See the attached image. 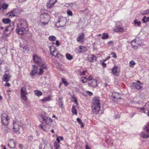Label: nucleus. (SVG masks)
Returning a JSON list of instances; mask_svg holds the SVG:
<instances>
[{
	"label": "nucleus",
	"instance_id": "nucleus-1",
	"mask_svg": "<svg viewBox=\"0 0 149 149\" xmlns=\"http://www.w3.org/2000/svg\"><path fill=\"white\" fill-rule=\"evenodd\" d=\"M92 111L94 114L99 113L100 110V100L97 99H95L91 105Z\"/></svg>",
	"mask_w": 149,
	"mask_h": 149
},
{
	"label": "nucleus",
	"instance_id": "nucleus-2",
	"mask_svg": "<svg viewBox=\"0 0 149 149\" xmlns=\"http://www.w3.org/2000/svg\"><path fill=\"white\" fill-rule=\"evenodd\" d=\"M66 17H59L58 21L56 23L55 26L57 28L63 27L66 24Z\"/></svg>",
	"mask_w": 149,
	"mask_h": 149
},
{
	"label": "nucleus",
	"instance_id": "nucleus-3",
	"mask_svg": "<svg viewBox=\"0 0 149 149\" xmlns=\"http://www.w3.org/2000/svg\"><path fill=\"white\" fill-rule=\"evenodd\" d=\"M50 18L49 15L47 13H44L41 15L40 16V20L42 24L43 25L47 24L49 22Z\"/></svg>",
	"mask_w": 149,
	"mask_h": 149
},
{
	"label": "nucleus",
	"instance_id": "nucleus-4",
	"mask_svg": "<svg viewBox=\"0 0 149 149\" xmlns=\"http://www.w3.org/2000/svg\"><path fill=\"white\" fill-rule=\"evenodd\" d=\"M40 122L43 125L45 126L51 123L52 121V119L49 117L45 116H41V119H40Z\"/></svg>",
	"mask_w": 149,
	"mask_h": 149
},
{
	"label": "nucleus",
	"instance_id": "nucleus-5",
	"mask_svg": "<svg viewBox=\"0 0 149 149\" xmlns=\"http://www.w3.org/2000/svg\"><path fill=\"white\" fill-rule=\"evenodd\" d=\"M144 130L145 132H141L140 136L143 138H148L149 137V122L145 126Z\"/></svg>",
	"mask_w": 149,
	"mask_h": 149
},
{
	"label": "nucleus",
	"instance_id": "nucleus-6",
	"mask_svg": "<svg viewBox=\"0 0 149 149\" xmlns=\"http://www.w3.org/2000/svg\"><path fill=\"white\" fill-rule=\"evenodd\" d=\"M20 92L21 97L24 101H26L28 100L27 97L26 96L28 94V93L25 87H21Z\"/></svg>",
	"mask_w": 149,
	"mask_h": 149
},
{
	"label": "nucleus",
	"instance_id": "nucleus-7",
	"mask_svg": "<svg viewBox=\"0 0 149 149\" xmlns=\"http://www.w3.org/2000/svg\"><path fill=\"white\" fill-rule=\"evenodd\" d=\"M49 48L50 52L52 53L53 56L57 58H59V56H62V55L59 54L57 50L56 49V48L54 46H50Z\"/></svg>",
	"mask_w": 149,
	"mask_h": 149
},
{
	"label": "nucleus",
	"instance_id": "nucleus-8",
	"mask_svg": "<svg viewBox=\"0 0 149 149\" xmlns=\"http://www.w3.org/2000/svg\"><path fill=\"white\" fill-rule=\"evenodd\" d=\"M33 58L35 62L38 64V65H43L45 64L44 62L42 61L41 58L36 54L33 56Z\"/></svg>",
	"mask_w": 149,
	"mask_h": 149
},
{
	"label": "nucleus",
	"instance_id": "nucleus-9",
	"mask_svg": "<svg viewBox=\"0 0 149 149\" xmlns=\"http://www.w3.org/2000/svg\"><path fill=\"white\" fill-rule=\"evenodd\" d=\"M142 85L140 82V81L137 80L136 82H133L132 83L131 88L134 90L140 89L142 88V86H141Z\"/></svg>",
	"mask_w": 149,
	"mask_h": 149
},
{
	"label": "nucleus",
	"instance_id": "nucleus-10",
	"mask_svg": "<svg viewBox=\"0 0 149 149\" xmlns=\"http://www.w3.org/2000/svg\"><path fill=\"white\" fill-rule=\"evenodd\" d=\"M38 66L39 67V68L38 67L39 70H38L37 74L39 75H41L44 73V70L46 69L47 66L44 64L43 65H38Z\"/></svg>",
	"mask_w": 149,
	"mask_h": 149
},
{
	"label": "nucleus",
	"instance_id": "nucleus-11",
	"mask_svg": "<svg viewBox=\"0 0 149 149\" xmlns=\"http://www.w3.org/2000/svg\"><path fill=\"white\" fill-rule=\"evenodd\" d=\"M11 77V75L9 73L6 72L3 75L2 79L3 81L7 82L10 80Z\"/></svg>",
	"mask_w": 149,
	"mask_h": 149
},
{
	"label": "nucleus",
	"instance_id": "nucleus-12",
	"mask_svg": "<svg viewBox=\"0 0 149 149\" xmlns=\"http://www.w3.org/2000/svg\"><path fill=\"white\" fill-rule=\"evenodd\" d=\"M88 79L90 81L88 84L89 86L92 87H95L97 86V81L96 80L91 79L90 78H88Z\"/></svg>",
	"mask_w": 149,
	"mask_h": 149
},
{
	"label": "nucleus",
	"instance_id": "nucleus-13",
	"mask_svg": "<svg viewBox=\"0 0 149 149\" xmlns=\"http://www.w3.org/2000/svg\"><path fill=\"white\" fill-rule=\"evenodd\" d=\"M111 70V72L113 75L116 76H118L120 71V70L118 67L116 66H114L112 69Z\"/></svg>",
	"mask_w": 149,
	"mask_h": 149
},
{
	"label": "nucleus",
	"instance_id": "nucleus-14",
	"mask_svg": "<svg viewBox=\"0 0 149 149\" xmlns=\"http://www.w3.org/2000/svg\"><path fill=\"white\" fill-rule=\"evenodd\" d=\"M20 24L22 28L25 31H26L28 30L29 29L28 28L27 23L26 21L25 20H22L21 21Z\"/></svg>",
	"mask_w": 149,
	"mask_h": 149
},
{
	"label": "nucleus",
	"instance_id": "nucleus-15",
	"mask_svg": "<svg viewBox=\"0 0 149 149\" xmlns=\"http://www.w3.org/2000/svg\"><path fill=\"white\" fill-rule=\"evenodd\" d=\"M9 119L8 118V116L6 117L3 116L1 117V121L3 124L5 126L7 125L9 123Z\"/></svg>",
	"mask_w": 149,
	"mask_h": 149
},
{
	"label": "nucleus",
	"instance_id": "nucleus-16",
	"mask_svg": "<svg viewBox=\"0 0 149 149\" xmlns=\"http://www.w3.org/2000/svg\"><path fill=\"white\" fill-rule=\"evenodd\" d=\"M33 68L31 72L30 73V76L32 77L34 76L36 73L37 74L38 70V67L35 65H33Z\"/></svg>",
	"mask_w": 149,
	"mask_h": 149
},
{
	"label": "nucleus",
	"instance_id": "nucleus-17",
	"mask_svg": "<svg viewBox=\"0 0 149 149\" xmlns=\"http://www.w3.org/2000/svg\"><path fill=\"white\" fill-rule=\"evenodd\" d=\"M84 37V34L83 33H80L77 38V41L79 42H83V39Z\"/></svg>",
	"mask_w": 149,
	"mask_h": 149
},
{
	"label": "nucleus",
	"instance_id": "nucleus-18",
	"mask_svg": "<svg viewBox=\"0 0 149 149\" xmlns=\"http://www.w3.org/2000/svg\"><path fill=\"white\" fill-rule=\"evenodd\" d=\"M56 2V0H50L47 4V8H51Z\"/></svg>",
	"mask_w": 149,
	"mask_h": 149
},
{
	"label": "nucleus",
	"instance_id": "nucleus-19",
	"mask_svg": "<svg viewBox=\"0 0 149 149\" xmlns=\"http://www.w3.org/2000/svg\"><path fill=\"white\" fill-rule=\"evenodd\" d=\"M111 97H112V99L115 101L120 98L119 94L117 93H113Z\"/></svg>",
	"mask_w": 149,
	"mask_h": 149
},
{
	"label": "nucleus",
	"instance_id": "nucleus-20",
	"mask_svg": "<svg viewBox=\"0 0 149 149\" xmlns=\"http://www.w3.org/2000/svg\"><path fill=\"white\" fill-rule=\"evenodd\" d=\"M20 127L19 125L16 122L13 123V131L15 132L16 133L19 132Z\"/></svg>",
	"mask_w": 149,
	"mask_h": 149
},
{
	"label": "nucleus",
	"instance_id": "nucleus-21",
	"mask_svg": "<svg viewBox=\"0 0 149 149\" xmlns=\"http://www.w3.org/2000/svg\"><path fill=\"white\" fill-rule=\"evenodd\" d=\"M8 145L10 148H14L15 146V143L13 139H10L9 141Z\"/></svg>",
	"mask_w": 149,
	"mask_h": 149
},
{
	"label": "nucleus",
	"instance_id": "nucleus-22",
	"mask_svg": "<svg viewBox=\"0 0 149 149\" xmlns=\"http://www.w3.org/2000/svg\"><path fill=\"white\" fill-rule=\"evenodd\" d=\"M88 59L90 62H93L94 61H96L97 57L94 55H89L88 56Z\"/></svg>",
	"mask_w": 149,
	"mask_h": 149
},
{
	"label": "nucleus",
	"instance_id": "nucleus-23",
	"mask_svg": "<svg viewBox=\"0 0 149 149\" xmlns=\"http://www.w3.org/2000/svg\"><path fill=\"white\" fill-rule=\"evenodd\" d=\"M58 105L59 107L62 109L63 108V104L62 101V97H58Z\"/></svg>",
	"mask_w": 149,
	"mask_h": 149
},
{
	"label": "nucleus",
	"instance_id": "nucleus-24",
	"mask_svg": "<svg viewBox=\"0 0 149 149\" xmlns=\"http://www.w3.org/2000/svg\"><path fill=\"white\" fill-rule=\"evenodd\" d=\"M132 47L134 49H136L137 47V45L138 44H137L136 41V40H132L131 43Z\"/></svg>",
	"mask_w": 149,
	"mask_h": 149
},
{
	"label": "nucleus",
	"instance_id": "nucleus-25",
	"mask_svg": "<svg viewBox=\"0 0 149 149\" xmlns=\"http://www.w3.org/2000/svg\"><path fill=\"white\" fill-rule=\"evenodd\" d=\"M123 30V28L120 26H116L114 29L115 31L117 32H122Z\"/></svg>",
	"mask_w": 149,
	"mask_h": 149
},
{
	"label": "nucleus",
	"instance_id": "nucleus-26",
	"mask_svg": "<svg viewBox=\"0 0 149 149\" xmlns=\"http://www.w3.org/2000/svg\"><path fill=\"white\" fill-rule=\"evenodd\" d=\"M16 30L17 32L19 35H22L24 33L23 31L21 28H17Z\"/></svg>",
	"mask_w": 149,
	"mask_h": 149
},
{
	"label": "nucleus",
	"instance_id": "nucleus-27",
	"mask_svg": "<svg viewBox=\"0 0 149 149\" xmlns=\"http://www.w3.org/2000/svg\"><path fill=\"white\" fill-rule=\"evenodd\" d=\"M34 93L35 95L38 96H40L42 95V93L39 90H35L34 91Z\"/></svg>",
	"mask_w": 149,
	"mask_h": 149
},
{
	"label": "nucleus",
	"instance_id": "nucleus-28",
	"mask_svg": "<svg viewBox=\"0 0 149 149\" xmlns=\"http://www.w3.org/2000/svg\"><path fill=\"white\" fill-rule=\"evenodd\" d=\"M134 24L137 26H139L141 24V22L140 21H138L136 19H135L134 20Z\"/></svg>",
	"mask_w": 149,
	"mask_h": 149
},
{
	"label": "nucleus",
	"instance_id": "nucleus-29",
	"mask_svg": "<svg viewBox=\"0 0 149 149\" xmlns=\"http://www.w3.org/2000/svg\"><path fill=\"white\" fill-rule=\"evenodd\" d=\"M49 40L51 41H54L56 40V37L54 36H49L48 38Z\"/></svg>",
	"mask_w": 149,
	"mask_h": 149
},
{
	"label": "nucleus",
	"instance_id": "nucleus-30",
	"mask_svg": "<svg viewBox=\"0 0 149 149\" xmlns=\"http://www.w3.org/2000/svg\"><path fill=\"white\" fill-rule=\"evenodd\" d=\"M50 100V98L49 97H44L42 99L40 100L41 101H42L43 102H45L48 101H49Z\"/></svg>",
	"mask_w": 149,
	"mask_h": 149
},
{
	"label": "nucleus",
	"instance_id": "nucleus-31",
	"mask_svg": "<svg viewBox=\"0 0 149 149\" xmlns=\"http://www.w3.org/2000/svg\"><path fill=\"white\" fill-rule=\"evenodd\" d=\"M72 112L73 114L77 115V110L74 105L73 106L72 109Z\"/></svg>",
	"mask_w": 149,
	"mask_h": 149
},
{
	"label": "nucleus",
	"instance_id": "nucleus-32",
	"mask_svg": "<svg viewBox=\"0 0 149 149\" xmlns=\"http://www.w3.org/2000/svg\"><path fill=\"white\" fill-rule=\"evenodd\" d=\"M2 22L5 24H8L10 22V20L8 18H4L3 19Z\"/></svg>",
	"mask_w": 149,
	"mask_h": 149
},
{
	"label": "nucleus",
	"instance_id": "nucleus-33",
	"mask_svg": "<svg viewBox=\"0 0 149 149\" xmlns=\"http://www.w3.org/2000/svg\"><path fill=\"white\" fill-rule=\"evenodd\" d=\"M8 5L7 4H3L1 6V7H0V10L2 8L3 10L6 9L8 7Z\"/></svg>",
	"mask_w": 149,
	"mask_h": 149
},
{
	"label": "nucleus",
	"instance_id": "nucleus-34",
	"mask_svg": "<svg viewBox=\"0 0 149 149\" xmlns=\"http://www.w3.org/2000/svg\"><path fill=\"white\" fill-rule=\"evenodd\" d=\"M136 63L133 61H131L129 63V66L133 68L134 67V65H135Z\"/></svg>",
	"mask_w": 149,
	"mask_h": 149
},
{
	"label": "nucleus",
	"instance_id": "nucleus-35",
	"mask_svg": "<svg viewBox=\"0 0 149 149\" xmlns=\"http://www.w3.org/2000/svg\"><path fill=\"white\" fill-rule=\"evenodd\" d=\"M103 36L102 37V39H107L109 37V36L107 33H103L102 34Z\"/></svg>",
	"mask_w": 149,
	"mask_h": 149
},
{
	"label": "nucleus",
	"instance_id": "nucleus-36",
	"mask_svg": "<svg viewBox=\"0 0 149 149\" xmlns=\"http://www.w3.org/2000/svg\"><path fill=\"white\" fill-rule=\"evenodd\" d=\"M142 20L143 23H145L149 21V17L146 18V16H144Z\"/></svg>",
	"mask_w": 149,
	"mask_h": 149
},
{
	"label": "nucleus",
	"instance_id": "nucleus-37",
	"mask_svg": "<svg viewBox=\"0 0 149 149\" xmlns=\"http://www.w3.org/2000/svg\"><path fill=\"white\" fill-rule=\"evenodd\" d=\"M66 58L69 60H71L72 59V56L70 54L67 53L66 54Z\"/></svg>",
	"mask_w": 149,
	"mask_h": 149
},
{
	"label": "nucleus",
	"instance_id": "nucleus-38",
	"mask_svg": "<svg viewBox=\"0 0 149 149\" xmlns=\"http://www.w3.org/2000/svg\"><path fill=\"white\" fill-rule=\"evenodd\" d=\"M12 29H13V28H11L10 27V26H7L6 28L5 29V30L3 31V33H6V32H7L8 31H9L10 30H12Z\"/></svg>",
	"mask_w": 149,
	"mask_h": 149
},
{
	"label": "nucleus",
	"instance_id": "nucleus-39",
	"mask_svg": "<svg viewBox=\"0 0 149 149\" xmlns=\"http://www.w3.org/2000/svg\"><path fill=\"white\" fill-rule=\"evenodd\" d=\"M77 121L78 122L79 124L81 125V127H84V125L83 124L81 120H80V118H77Z\"/></svg>",
	"mask_w": 149,
	"mask_h": 149
},
{
	"label": "nucleus",
	"instance_id": "nucleus-40",
	"mask_svg": "<svg viewBox=\"0 0 149 149\" xmlns=\"http://www.w3.org/2000/svg\"><path fill=\"white\" fill-rule=\"evenodd\" d=\"M145 109L149 111V102H147L145 105Z\"/></svg>",
	"mask_w": 149,
	"mask_h": 149
},
{
	"label": "nucleus",
	"instance_id": "nucleus-41",
	"mask_svg": "<svg viewBox=\"0 0 149 149\" xmlns=\"http://www.w3.org/2000/svg\"><path fill=\"white\" fill-rule=\"evenodd\" d=\"M149 14V9H147L146 10L143 11L142 13V14L143 15H148Z\"/></svg>",
	"mask_w": 149,
	"mask_h": 149
},
{
	"label": "nucleus",
	"instance_id": "nucleus-42",
	"mask_svg": "<svg viewBox=\"0 0 149 149\" xmlns=\"http://www.w3.org/2000/svg\"><path fill=\"white\" fill-rule=\"evenodd\" d=\"M54 146L55 149H58V148L59 147V143L55 142L54 143Z\"/></svg>",
	"mask_w": 149,
	"mask_h": 149
},
{
	"label": "nucleus",
	"instance_id": "nucleus-43",
	"mask_svg": "<svg viewBox=\"0 0 149 149\" xmlns=\"http://www.w3.org/2000/svg\"><path fill=\"white\" fill-rule=\"evenodd\" d=\"M62 82L64 84H65V86H67L68 84V83L64 79H62Z\"/></svg>",
	"mask_w": 149,
	"mask_h": 149
},
{
	"label": "nucleus",
	"instance_id": "nucleus-44",
	"mask_svg": "<svg viewBox=\"0 0 149 149\" xmlns=\"http://www.w3.org/2000/svg\"><path fill=\"white\" fill-rule=\"evenodd\" d=\"M111 55L112 56V57L114 58H116L117 57V56L116 54L114 52H112L111 53Z\"/></svg>",
	"mask_w": 149,
	"mask_h": 149
},
{
	"label": "nucleus",
	"instance_id": "nucleus-45",
	"mask_svg": "<svg viewBox=\"0 0 149 149\" xmlns=\"http://www.w3.org/2000/svg\"><path fill=\"white\" fill-rule=\"evenodd\" d=\"M67 13L69 15L72 16V12L70 10H67Z\"/></svg>",
	"mask_w": 149,
	"mask_h": 149
},
{
	"label": "nucleus",
	"instance_id": "nucleus-46",
	"mask_svg": "<svg viewBox=\"0 0 149 149\" xmlns=\"http://www.w3.org/2000/svg\"><path fill=\"white\" fill-rule=\"evenodd\" d=\"M45 127L44 126H43L42 125H39V127L44 131H45L46 130L45 128Z\"/></svg>",
	"mask_w": 149,
	"mask_h": 149
},
{
	"label": "nucleus",
	"instance_id": "nucleus-47",
	"mask_svg": "<svg viewBox=\"0 0 149 149\" xmlns=\"http://www.w3.org/2000/svg\"><path fill=\"white\" fill-rule=\"evenodd\" d=\"M81 81L83 83H84L86 81V79L85 77H82V78Z\"/></svg>",
	"mask_w": 149,
	"mask_h": 149
},
{
	"label": "nucleus",
	"instance_id": "nucleus-48",
	"mask_svg": "<svg viewBox=\"0 0 149 149\" xmlns=\"http://www.w3.org/2000/svg\"><path fill=\"white\" fill-rule=\"evenodd\" d=\"M9 16L12 17H14L16 16V15H15V14H13V13L10 11L9 12Z\"/></svg>",
	"mask_w": 149,
	"mask_h": 149
},
{
	"label": "nucleus",
	"instance_id": "nucleus-49",
	"mask_svg": "<svg viewBox=\"0 0 149 149\" xmlns=\"http://www.w3.org/2000/svg\"><path fill=\"white\" fill-rule=\"evenodd\" d=\"M28 139L29 141H32L33 139V136H29L28 137Z\"/></svg>",
	"mask_w": 149,
	"mask_h": 149
},
{
	"label": "nucleus",
	"instance_id": "nucleus-50",
	"mask_svg": "<svg viewBox=\"0 0 149 149\" xmlns=\"http://www.w3.org/2000/svg\"><path fill=\"white\" fill-rule=\"evenodd\" d=\"M11 12L13 13V14H15V15H16V12L17 11V9H14L12 11H11Z\"/></svg>",
	"mask_w": 149,
	"mask_h": 149
},
{
	"label": "nucleus",
	"instance_id": "nucleus-51",
	"mask_svg": "<svg viewBox=\"0 0 149 149\" xmlns=\"http://www.w3.org/2000/svg\"><path fill=\"white\" fill-rule=\"evenodd\" d=\"M86 72V71H83L82 72H80L79 75H85V73Z\"/></svg>",
	"mask_w": 149,
	"mask_h": 149
},
{
	"label": "nucleus",
	"instance_id": "nucleus-52",
	"mask_svg": "<svg viewBox=\"0 0 149 149\" xmlns=\"http://www.w3.org/2000/svg\"><path fill=\"white\" fill-rule=\"evenodd\" d=\"M56 46L57 47L59 46L60 45V43H59V42L58 40H56Z\"/></svg>",
	"mask_w": 149,
	"mask_h": 149
},
{
	"label": "nucleus",
	"instance_id": "nucleus-53",
	"mask_svg": "<svg viewBox=\"0 0 149 149\" xmlns=\"http://www.w3.org/2000/svg\"><path fill=\"white\" fill-rule=\"evenodd\" d=\"M4 86H5L9 87L10 86V84L9 83H8L7 82H6V83L4 84Z\"/></svg>",
	"mask_w": 149,
	"mask_h": 149
},
{
	"label": "nucleus",
	"instance_id": "nucleus-54",
	"mask_svg": "<svg viewBox=\"0 0 149 149\" xmlns=\"http://www.w3.org/2000/svg\"><path fill=\"white\" fill-rule=\"evenodd\" d=\"M23 48L25 50H29V48L27 46H25L23 47Z\"/></svg>",
	"mask_w": 149,
	"mask_h": 149
},
{
	"label": "nucleus",
	"instance_id": "nucleus-55",
	"mask_svg": "<svg viewBox=\"0 0 149 149\" xmlns=\"http://www.w3.org/2000/svg\"><path fill=\"white\" fill-rule=\"evenodd\" d=\"M104 61L102 62V64L103 67H105L106 66V64L104 63Z\"/></svg>",
	"mask_w": 149,
	"mask_h": 149
},
{
	"label": "nucleus",
	"instance_id": "nucleus-56",
	"mask_svg": "<svg viewBox=\"0 0 149 149\" xmlns=\"http://www.w3.org/2000/svg\"><path fill=\"white\" fill-rule=\"evenodd\" d=\"M87 92L88 93V95H89L91 96L93 95V93H92L89 91H87Z\"/></svg>",
	"mask_w": 149,
	"mask_h": 149
},
{
	"label": "nucleus",
	"instance_id": "nucleus-57",
	"mask_svg": "<svg viewBox=\"0 0 149 149\" xmlns=\"http://www.w3.org/2000/svg\"><path fill=\"white\" fill-rule=\"evenodd\" d=\"M56 140H57V141L58 142V143H59L60 142V139H59V137H58L57 138Z\"/></svg>",
	"mask_w": 149,
	"mask_h": 149
},
{
	"label": "nucleus",
	"instance_id": "nucleus-58",
	"mask_svg": "<svg viewBox=\"0 0 149 149\" xmlns=\"http://www.w3.org/2000/svg\"><path fill=\"white\" fill-rule=\"evenodd\" d=\"M113 42L112 41H110L108 42V44H113Z\"/></svg>",
	"mask_w": 149,
	"mask_h": 149
},
{
	"label": "nucleus",
	"instance_id": "nucleus-59",
	"mask_svg": "<svg viewBox=\"0 0 149 149\" xmlns=\"http://www.w3.org/2000/svg\"><path fill=\"white\" fill-rule=\"evenodd\" d=\"M39 149H42V145L40 144L39 146Z\"/></svg>",
	"mask_w": 149,
	"mask_h": 149
},
{
	"label": "nucleus",
	"instance_id": "nucleus-60",
	"mask_svg": "<svg viewBox=\"0 0 149 149\" xmlns=\"http://www.w3.org/2000/svg\"><path fill=\"white\" fill-rule=\"evenodd\" d=\"M83 48H84L85 47L83 46H80L79 47V48L80 49V50L82 49Z\"/></svg>",
	"mask_w": 149,
	"mask_h": 149
},
{
	"label": "nucleus",
	"instance_id": "nucleus-61",
	"mask_svg": "<svg viewBox=\"0 0 149 149\" xmlns=\"http://www.w3.org/2000/svg\"><path fill=\"white\" fill-rule=\"evenodd\" d=\"M86 149H90L88 145H87L86 146Z\"/></svg>",
	"mask_w": 149,
	"mask_h": 149
},
{
	"label": "nucleus",
	"instance_id": "nucleus-62",
	"mask_svg": "<svg viewBox=\"0 0 149 149\" xmlns=\"http://www.w3.org/2000/svg\"><path fill=\"white\" fill-rule=\"evenodd\" d=\"M140 109L141 110H144V109H145V106L144 107H142V108H140Z\"/></svg>",
	"mask_w": 149,
	"mask_h": 149
},
{
	"label": "nucleus",
	"instance_id": "nucleus-63",
	"mask_svg": "<svg viewBox=\"0 0 149 149\" xmlns=\"http://www.w3.org/2000/svg\"><path fill=\"white\" fill-rule=\"evenodd\" d=\"M60 139L61 140H63V137L62 136H59Z\"/></svg>",
	"mask_w": 149,
	"mask_h": 149
},
{
	"label": "nucleus",
	"instance_id": "nucleus-64",
	"mask_svg": "<svg viewBox=\"0 0 149 149\" xmlns=\"http://www.w3.org/2000/svg\"><path fill=\"white\" fill-rule=\"evenodd\" d=\"M110 58V56H108L107 57V59L104 60V61H106L107 60L109 59Z\"/></svg>",
	"mask_w": 149,
	"mask_h": 149
}]
</instances>
